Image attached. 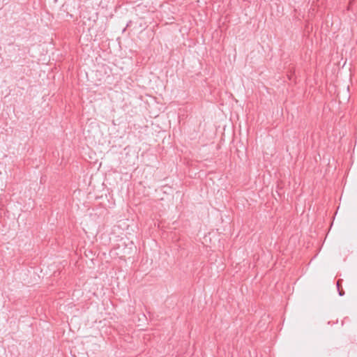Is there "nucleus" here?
<instances>
[{"label": "nucleus", "mask_w": 357, "mask_h": 357, "mask_svg": "<svg viewBox=\"0 0 357 357\" xmlns=\"http://www.w3.org/2000/svg\"><path fill=\"white\" fill-rule=\"evenodd\" d=\"M342 283V279H339L336 283V286H337V288L338 290V294L340 296H342L344 295V290L342 289H341Z\"/></svg>", "instance_id": "1"}]
</instances>
